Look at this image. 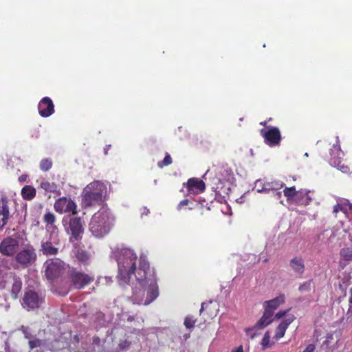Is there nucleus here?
<instances>
[{
    "label": "nucleus",
    "mask_w": 352,
    "mask_h": 352,
    "mask_svg": "<svg viewBox=\"0 0 352 352\" xmlns=\"http://www.w3.org/2000/svg\"><path fill=\"white\" fill-rule=\"evenodd\" d=\"M135 279L139 285L133 288V298L138 304L149 305L159 296L156 273L145 256L141 255L139 266L135 274Z\"/></svg>",
    "instance_id": "obj_1"
},
{
    "label": "nucleus",
    "mask_w": 352,
    "mask_h": 352,
    "mask_svg": "<svg viewBox=\"0 0 352 352\" xmlns=\"http://www.w3.org/2000/svg\"><path fill=\"white\" fill-rule=\"evenodd\" d=\"M118 266V278L123 283H129L133 274L135 276L137 272L136 263L138 256L131 249L124 248L116 253Z\"/></svg>",
    "instance_id": "obj_2"
},
{
    "label": "nucleus",
    "mask_w": 352,
    "mask_h": 352,
    "mask_svg": "<svg viewBox=\"0 0 352 352\" xmlns=\"http://www.w3.org/2000/svg\"><path fill=\"white\" fill-rule=\"evenodd\" d=\"M114 223V217L107 209H102L95 213L89 223V230L97 238L107 234Z\"/></svg>",
    "instance_id": "obj_3"
},
{
    "label": "nucleus",
    "mask_w": 352,
    "mask_h": 352,
    "mask_svg": "<svg viewBox=\"0 0 352 352\" xmlns=\"http://www.w3.org/2000/svg\"><path fill=\"white\" fill-rule=\"evenodd\" d=\"M105 185L100 181L89 184L83 190L82 204L91 207L102 202V195L106 192Z\"/></svg>",
    "instance_id": "obj_4"
},
{
    "label": "nucleus",
    "mask_w": 352,
    "mask_h": 352,
    "mask_svg": "<svg viewBox=\"0 0 352 352\" xmlns=\"http://www.w3.org/2000/svg\"><path fill=\"white\" fill-rule=\"evenodd\" d=\"M67 277L70 286L73 289L78 290L85 289L95 280L94 274L86 273L74 267H69Z\"/></svg>",
    "instance_id": "obj_5"
},
{
    "label": "nucleus",
    "mask_w": 352,
    "mask_h": 352,
    "mask_svg": "<svg viewBox=\"0 0 352 352\" xmlns=\"http://www.w3.org/2000/svg\"><path fill=\"white\" fill-rule=\"evenodd\" d=\"M44 266L45 275L51 283L58 278L65 270V263L58 258L46 261Z\"/></svg>",
    "instance_id": "obj_6"
},
{
    "label": "nucleus",
    "mask_w": 352,
    "mask_h": 352,
    "mask_svg": "<svg viewBox=\"0 0 352 352\" xmlns=\"http://www.w3.org/2000/svg\"><path fill=\"white\" fill-rule=\"evenodd\" d=\"M44 302L41 294L30 289L27 290L22 298V305L28 311L38 309Z\"/></svg>",
    "instance_id": "obj_7"
},
{
    "label": "nucleus",
    "mask_w": 352,
    "mask_h": 352,
    "mask_svg": "<svg viewBox=\"0 0 352 352\" xmlns=\"http://www.w3.org/2000/svg\"><path fill=\"white\" fill-rule=\"evenodd\" d=\"M260 134L264 139V142L269 146H278L281 142V133L278 127L270 126L267 129L260 130Z\"/></svg>",
    "instance_id": "obj_8"
},
{
    "label": "nucleus",
    "mask_w": 352,
    "mask_h": 352,
    "mask_svg": "<svg viewBox=\"0 0 352 352\" xmlns=\"http://www.w3.org/2000/svg\"><path fill=\"white\" fill-rule=\"evenodd\" d=\"M71 234L69 241H78L81 240L84 232L82 220L80 217H72L69 220L68 228H65Z\"/></svg>",
    "instance_id": "obj_9"
},
{
    "label": "nucleus",
    "mask_w": 352,
    "mask_h": 352,
    "mask_svg": "<svg viewBox=\"0 0 352 352\" xmlns=\"http://www.w3.org/2000/svg\"><path fill=\"white\" fill-rule=\"evenodd\" d=\"M55 211L59 214L72 213L75 215L78 213L77 205L69 197H62L56 199L54 204Z\"/></svg>",
    "instance_id": "obj_10"
},
{
    "label": "nucleus",
    "mask_w": 352,
    "mask_h": 352,
    "mask_svg": "<svg viewBox=\"0 0 352 352\" xmlns=\"http://www.w3.org/2000/svg\"><path fill=\"white\" fill-rule=\"evenodd\" d=\"M19 248V240L12 236L4 238L0 243V252L7 256L14 255Z\"/></svg>",
    "instance_id": "obj_11"
},
{
    "label": "nucleus",
    "mask_w": 352,
    "mask_h": 352,
    "mask_svg": "<svg viewBox=\"0 0 352 352\" xmlns=\"http://www.w3.org/2000/svg\"><path fill=\"white\" fill-rule=\"evenodd\" d=\"M36 257L34 248L29 245L19 252L16 255L15 259L16 261L21 265L28 267L31 265L36 260Z\"/></svg>",
    "instance_id": "obj_12"
},
{
    "label": "nucleus",
    "mask_w": 352,
    "mask_h": 352,
    "mask_svg": "<svg viewBox=\"0 0 352 352\" xmlns=\"http://www.w3.org/2000/svg\"><path fill=\"white\" fill-rule=\"evenodd\" d=\"M272 314H270L268 311H264L263 316L259 319V320L256 323V324L252 327H249L245 329V333L248 336H249L251 339L254 338L257 336V333L253 332L255 329H261L269 325L273 320L272 319Z\"/></svg>",
    "instance_id": "obj_13"
},
{
    "label": "nucleus",
    "mask_w": 352,
    "mask_h": 352,
    "mask_svg": "<svg viewBox=\"0 0 352 352\" xmlns=\"http://www.w3.org/2000/svg\"><path fill=\"white\" fill-rule=\"evenodd\" d=\"M186 186L187 193L190 195H198L203 192L206 188V184L203 180L197 177H192L188 179Z\"/></svg>",
    "instance_id": "obj_14"
},
{
    "label": "nucleus",
    "mask_w": 352,
    "mask_h": 352,
    "mask_svg": "<svg viewBox=\"0 0 352 352\" xmlns=\"http://www.w3.org/2000/svg\"><path fill=\"white\" fill-rule=\"evenodd\" d=\"M38 110L40 116L47 118L54 113V105L49 97L43 98L38 103Z\"/></svg>",
    "instance_id": "obj_15"
},
{
    "label": "nucleus",
    "mask_w": 352,
    "mask_h": 352,
    "mask_svg": "<svg viewBox=\"0 0 352 352\" xmlns=\"http://www.w3.org/2000/svg\"><path fill=\"white\" fill-rule=\"evenodd\" d=\"M10 217V212L8 206V201L6 197L0 199V231H1L8 223Z\"/></svg>",
    "instance_id": "obj_16"
},
{
    "label": "nucleus",
    "mask_w": 352,
    "mask_h": 352,
    "mask_svg": "<svg viewBox=\"0 0 352 352\" xmlns=\"http://www.w3.org/2000/svg\"><path fill=\"white\" fill-rule=\"evenodd\" d=\"M283 186V183L276 182H263L261 180H257L255 187L258 192H269L271 190H277Z\"/></svg>",
    "instance_id": "obj_17"
},
{
    "label": "nucleus",
    "mask_w": 352,
    "mask_h": 352,
    "mask_svg": "<svg viewBox=\"0 0 352 352\" xmlns=\"http://www.w3.org/2000/svg\"><path fill=\"white\" fill-rule=\"evenodd\" d=\"M9 283L10 285V292L11 297L16 300L19 298V294L21 292L23 285L21 278L16 275L11 276Z\"/></svg>",
    "instance_id": "obj_18"
},
{
    "label": "nucleus",
    "mask_w": 352,
    "mask_h": 352,
    "mask_svg": "<svg viewBox=\"0 0 352 352\" xmlns=\"http://www.w3.org/2000/svg\"><path fill=\"white\" fill-rule=\"evenodd\" d=\"M329 153L331 157L329 160V162L331 166H334L335 165L341 164L344 153L339 144H333Z\"/></svg>",
    "instance_id": "obj_19"
},
{
    "label": "nucleus",
    "mask_w": 352,
    "mask_h": 352,
    "mask_svg": "<svg viewBox=\"0 0 352 352\" xmlns=\"http://www.w3.org/2000/svg\"><path fill=\"white\" fill-rule=\"evenodd\" d=\"M289 267L297 275L302 276L305 270V265L301 256H294L289 261Z\"/></svg>",
    "instance_id": "obj_20"
},
{
    "label": "nucleus",
    "mask_w": 352,
    "mask_h": 352,
    "mask_svg": "<svg viewBox=\"0 0 352 352\" xmlns=\"http://www.w3.org/2000/svg\"><path fill=\"white\" fill-rule=\"evenodd\" d=\"M285 295L281 294L270 300L264 302L263 307L265 311H268L274 315V311L279 307L280 305L284 303Z\"/></svg>",
    "instance_id": "obj_21"
},
{
    "label": "nucleus",
    "mask_w": 352,
    "mask_h": 352,
    "mask_svg": "<svg viewBox=\"0 0 352 352\" xmlns=\"http://www.w3.org/2000/svg\"><path fill=\"white\" fill-rule=\"evenodd\" d=\"M295 320V316L294 315L288 316L287 318L283 320L276 329L275 338L276 340H279L282 338L285 333L289 325Z\"/></svg>",
    "instance_id": "obj_22"
},
{
    "label": "nucleus",
    "mask_w": 352,
    "mask_h": 352,
    "mask_svg": "<svg viewBox=\"0 0 352 352\" xmlns=\"http://www.w3.org/2000/svg\"><path fill=\"white\" fill-rule=\"evenodd\" d=\"M309 192L310 191L302 189L298 190L293 202L298 206L309 205L312 200L311 197L309 195Z\"/></svg>",
    "instance_id": "obj_23"
},
{
    "label": "nucleus",
    "mask_w": 352,
    "mask_h": 352,
    "mask_svg": "<svg viewBox=\"0 0 352 352\" xmlns=\"http://www.w3.org/2000/svg\"><path fill=\"white\" fill-rule=\"evenodd\" d=\"M41 250L46 256H55L58 253V248L54 247L50 241L42 242Z\"/></svg>",
    "instance_id": "obj_24"
},
{
    "label": "nucleus",
    "mask_w": 352,
    "mask_h": 352,
    "mask_svg": "<svg viewBox=\"0 0 352 352\" xmlns=\"http://www.w3.org/2000/svg\"><path fill=\"white\" fill-rule=\"evenodd\" d=\"M40 188H42L46 193H56L60 195V191L58 189V186L54 182H50L47 181L41 182Z\"/></svg>",
    "instance_id": "obj_25"
},
{
    "label": "nucleus",
    "mask_w": 352,
    "mask_h": 352,
    "mask_svg": "<svg viewBox=\"0 0 352 352\" xmlns=\"http://www.w3.org/2000/svg\"><path fill=\"white\" fill-rule=\"evenodd\" d=\"M75 257L80 265H87L89 263L90 255L84 250L78 249L75 254Z\"/></svg>",
    "instance_id": "obj_26"
},
{
    "label": "nucleus",
    "mask_w": 352,
    "mask_h": 352,
    "mask_svg": "<svg viewBox=\"0 0 352 352\" xmlns=\"http://www.w3.org/2000/svg\"><path fill=\"white\" fill-rule=\"evenodd\" d=\"M21 196L25 200H32L36 197V190L32 186L26 185L21 189Z\"/></svg>",
    "instance_id": "obj_27"
},
{
    "label": "nucleus",
    "mask_w": 352,
    "mask_h": 352,
    "mask_svg": "<svg viewBox=\"0 0 352 352\" xmlns=\"http://www.w3.org/2000/svg\"><path fill=\"white\" fill-rule=\"evenodd\" d=\"M43 219L47 227L50 226L53 229H57V227L54 225L56 219L54 213L50 211L46 212Z\"/></svg>",
    "instance_id": "obj_28"
},
{
    "label": "nucleus",
    "mask_w": 352,
    "mask_h": 352,
    "mask_svg": "<svg viewBox=\"0 0 352 352\" xmlns=\"http://www.w3.org/2000/svg\"><path fill=\"white\" fill-rule=\"evenodd\" d=\"M298 190H296L295 186L285 187L283 190L284 195L287 197V201H294Z\"/></svg>",
    "instance_id": "obj_29"
},
{
    "label": "nucleus",
    "mask_w": 352,
    "mask_h": 352,
    "mask_svg": "<svg viewBox=\"0 0 352 352\" xmlns=\"http://www.w3.org/2000/svg\"><path fill=\"white\" fill-rule=\"evenodd\" d=\"M340 254L343 260L346 261H352V248L347 247L342 248Z\"/></svg>",
    "instance_id": "obj_30"
},
{
    "label": "nucleus",
    "mask_w": 352,
    "mask_h": 352,
    "mask_svg": "<svg viewBox=\"0 0 352 352\" xmlns=\"http://www.w3.org/2000/svg\"><path fill=\"white\" fill-rule=\"evenodd\" d=\"M52 165L53 162L51 158H44L40 162L39 167L41 170L46 172L52 167Z\"/></svg>",
    "instance_id": "obj_31"
},
{
    "label": "nucleus",
    "mask_w": 352,
    "mask_h": 352,
    "mask_svg": "<svg viewBox=\"0 0 352 352\" xmlns=\"http://www.w3.org/2000/svg\"><path fill=\"white\" fill-rule=\"evenodd\" d=\"M313 287V280L310 279L301 283L298 287L299 292H308Z\"/></svg>",
    "instance_id": "obj_32"
},
{
    "label": "nucleus",
    "mask_w": 352,
    "mask_h": 352,
    "mask_svg": "<svg viewBox=\"0 0 352 352\" xmlns=\"http://www.w3.org/2000/svg\"><path fill=\"white\" fill-rule=\"evenodd\" d=\"M261 344L263 349L270 348L273 344V343L270 342V334L269 331L265 333Z\"/></svg>",
    "instance_id": "obj_33"
},
{
    "label": "nucleus",
    "mask_w": 352,
    "mask_h": 352,
    "mask_svg": "<svg viewBox=\"0 0 352 352\" xmlns=\"http://www.w3.org/2000/svg\"><path fill=\"white\" fill-rule=\"evenodd\" d=\"M172 162L173 161L170 155L168 153H166L164 160L157 162V166L160 168H162L164 166L171 164Z\"/></svg>",
    "instance_id": "obj_34"
},
{
    "label": "nucleus",
    "mask_w": 352,
    "mask_h": 352,
    "mask_svg": "<svg viewBox=\"0 0 352 352\" xmlns=\"http://www.w3.org/2000/svg\"><path fill=\"white\" fill-rule=\"evenodd\" d=\"M197 320L192 316H187L185 318L184 324L187 329H192L195 327Z\"/></svg>",
    "instance_id": "obj_35"
},
{
    "label": "nucleus",
    "mask_w": 352,
    "mask_h": 352,
    "mask_svg": "<svg viewBox=\"0 0 352 352\" xmlns=\"http://www.w3.org/2000/svg\"><path fill=\"white\" fill-rule=\"evenodd\" d=\"M339 211H342L346 213L347 211V206L344 204H336L333 207V212L337 214Z\"/></svg>",
    "instance_id": "obj_36"
},
{
    "label": "nucleus",
    "mask_w": 352,
    "mask_h": 352,
    "mask_svg": "<svg viewBox=\"0 0 352 352\" xmlns=\"http://www.w3.org/2000/svg\"><path fill=\"white\" fill-rule=\"evenodd\" d=\"M334 166L337 167L342 173H348L349 171V167L342 164V162L339 165H335Z\"/></svg>",
    "instance_id": "obj_37"
},
{
    "label": "nucleus",
    "mask_w": 352,
    "mask_h": 352,
    "mask_svg": "<svg viewBox=\"0 0 352 352\" xmlns=\"http://www.w3.org/2000/svg\"><path fill=\"white\" fill-rule=\"evenodd\" d=\"M29 345L31 349L38 347L41 345V341L38 339H35L29 341Z\"/></svg>",
    "instance_id": "obj_38"
},
{
    "label": "nucleus",
    "mask_w": 352,
    "mask_h": 352,
    "mask_svg": "<svg viewBox=\"0 0 352 352\" xmlns=\"http://www.w3.org/2000/svg\"><path fill=\"white\" fill-rule=\"evenodd\" d=\"M211 305V302H209V303H206V302H202L201 303V309H200V311H199V314L200 315H204L205 314V311L206 309H208V307Z\"/></svg>",
    "instance_id": "obj_39"
},
{
    "label": "nucleus",
    "mask_w": 352,
    "mask_h": 352,
    "mask_svg": "<svg viewBox=\"0 0 352 352\" xmlns=\"http://www.w3.org/2000/svg\"><path fill=\"white\" fill-rule=\"evenodd\" d=\"M316 346L314 344H309L307 346L305 349L302 352H314Z\"/></svg>",
    "instance_id": "obj_40"
},
{
    "label": "nucleus",
    "mask_w": 352,
    "mask_h": 352,
    "mask_svg": "<svg viewBox=\"0 0 352 352\" xmlns=\"http://www.w3.org/2000/svg\"><path fill=\"white\" fill-rule=\"evenodd\" d=\"M287 311H288V310H287V311H279L278 313L276 314V315L274 316V318L276 320H278V319L283 318L287 314Z\"/></svg>",
    "instance_id": "obj_41"
},
{
    "label": "nucleus",
    "mask_w": 352,
    "mask_h": 352,
    "mask_svg": "<svg viewBox=\"0 0 352 352\" xmlns=\"http://www.w3.org/2000/svg\"><path fill=\"white\" fill-rule=\"evenodd\" d=\"M188 199H184L179 202V204L177 206V209L181 210L183 206H187L188 204Z\"/></svg>",
    "instance_id": "obj_42"
},
{
    "label": "nucleus",
    "mask_w": 352,
    "mask_h": 352,
    "mask_svg": "<svg viewBox=\"0 0 352 352\" xmlns=\"http://www.w3.org/2000/svg\"><path fill=\"white\" fill-rule=\"evenodd\" d=\"M130 344V342H127V341H124L123 343H121L120 344V348L122 349H124L126 347H128Z\"/></svg>",
    "instance_id": "obj_43"
},
{
    "label": "nucleus",
    "mask_w": 352,
    "mask_h": 352,
    "mask_svg": "<svg viewBox=\"0 0 352 352\" xmlns=\"http://www.w3.org/2000/svg\"><path fill=\"white\" fill-rule=\"evenodd\" d=\"M232 352H243V346H239L236 349L232 351Z\"/></svg>",
    "instance_id": "obj_44"
},
{
    "label": "nucleus",
    "mask_w": 352,
    "mask_h": 352,
    "mask_svg": "<svg viewBox=\"0 0 352 352\" xmlns=\"http://www.w3.org/2000/svg\"><path fill=\"white\" fill-rule=\"evenodd\" d=\"M350 296L349 298V302L350 304H352V287L350 289Z\"/></svg>",
    "instance_id": "obj_45"
},
{
    "label": "nucleus",
    "mask_w": 352,
    "mask_h": 352,
    "mask_svg": "<svg viewBox=\"0 0 352 352\" xmlns=\"http://www.w3.org/2000/svg\"><path fill=\"white\" fill-rule=\"evenodd\" d=\"M26 177L27 176L25 175H23L19 177V179L20 182H24L26 179Z\"/></svg>",
    "instance_id": "obj_46"
},
{
    "label": "nucleus",
    "mask_w": 352,
    "mask_h": 352,
    "mask_svg": "<svg viewBox=\"0 0 352 352\" xmlns=\"http://www.w3.org/2000/svg\"><path fill=\"white\" fill-rule=\"evenodd\" d=\"M134 319H135V318H134V317H133V316H129L127 318V321H128V322H132V321H133V320H134Z\"/></svg>",
    "instance_id": "obj_47"
},
{
    "label": "nucleus",
    "mask_w": 352,
    "mask_h": 352,
    "mask_svg": "<svg viewBox=\"0 0 352 352\" xmlns=\"http://www.w3.org/2000/svg\"><path fill=\"white\" fill-rule=\"evenodd\" d=\"M267 120H265V121H263V122H260V125H262L263 126H267Z\"/></svg>",
    "instance_id": "obj_48"
},
{
    "label": "nucleus",
    "mask_w": 352,
    "mask_h": 352,
    "mask_svg": "<svg viewBox=\"0 0 352 352\" xmlns=\"http://www.w3.org/2000/svg\"><path fill=\"white\" fill-rule=\"evenodd\" d=\"M110 146H111L110 145H108V146H107L104 148V154H105V155H107V153H108V150H109V147H110Z\"/></svg>",
    "instance_id": "obj_49"
},
{
    "label": "nucleus",
    "mask_w": 352,
    "mask_h": 352,
    "mask_svg": "<svg viewBox=\"0 0 352 352\" xmlns=\"http://www.w3.org/2000/svg\"><path fill=\"white\" fill-rule=\"evenodd\" d=\"M271 120H272V118H269V119L267 120V123H268L269 122H271Z\"/></svg>",
    "instance_id": "obj_50"
},
{
    "label": "nucleus",
    "mask_w": 352,
    "mask_h": 352,
    "mask_svg": "<svg viewBox=\"0 0 352 352\" xmlns=\"http://www.w3.org/2000/svg\"><path fill=\"white\" fill-rule=\"evenodd\" d=\"M277 194H278V196H280V192H278Z\"/></svg>",
    "instance_id": "obj_51"
}]
</instances>
